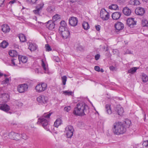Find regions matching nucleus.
I'll use <instances>...</instances> for the list:
<instances>
[{
  "mask_svg": "<svg viewBox=\"0 0 148 148\" xmlns=\"http://www.w3.org/2000/svg\"><path fill=\"white\" fill-rule=\"evenodd\" d=\"M67 26V24L65 21H61L60 23V26L59 27V31L62 30H64V29H66V28H68Z\"/></svg>",
  "mask_w": 148,
  "mask_h": 148,
  "instance_id": "nucleus-20",
  "label": "nucleus"
},
{
  "mask_svg": "<svg viewBox=\"0 0 148 148\" xmlns=\"http://www.w3.org/2000/svg\"><path fill=\"white\" fill-rule=\"evenodd\" d=\"M29 49L31 51H34L36 49L37 47L35 44L32 43L29 45Z\"/></svg>",
  "mask_w": 148,
  "mask_h": 148,
  "instance_id": "nucleus-33",
  "label": "nucleus"
},
{
  "mask_svg": "<svg viewBox=\"0 0 148 148\" xmlns=\"http://www.w3.org/2000/svg\"><path fill=\"white\" fill-rule=\"evenodd\" d=\"M142 79L143 82H146L148 81V77L146 75H143Z\"/></svg>",
  "mask_w": 148,
  "mask_h": 148,
  "instance_id": "nucleus-37",
  "label": "nucleus"
},
{
  "mask_svg": "<svg viewBox=\"0 0 148 148\" xmlns=\"http://www.w3.org/2000/svg\"><path fill=\"white\" fill-rule=\"evenodd\" d=\"M118 8V6L116 4H112L109 6V8L111 10H116Z\"/></svg>",
  "mask_w": 148,
  "mask_h": 148,
  "instance_id": "nucleus-39",
  "label": "nucleus"
},
{
  "mask_svg": "<svg viewBox=\"0 0 148 148\" xmlns=\"http://www.w3.org/2000/svg\"><path fill=\"white\" fill-rule=\"evenodd\" d=\"M18 58L20 62L21 61L22 63H25L27 62V58L25 56H19Z\"/></svg>",
  "mask_w": 148,
  "mask_h": 148,
  "instance_id": "nucleus-26",
  "label": "nucleus"
},
{
  "mask_svg": "<svg viewBox=\"0 0 148 148\" xmlns=\"http://www.w3.org/2000/svg\"><path fill=\"white\" fill-rule=\"evenodd\" d=\"M47 84L45 83L41 82L38 84L35 89L36 92L41 93L45 91L47 89Z\"/></svg>",
  "mask_w": 148,
  "mask_h": 148,
  "instance_id": "nucleus-4",
  "label": "nucleus"
},
{
  "mask_svg": "<svg viewBox=\"0 0 148 148\" xmlns=\"http://www.w3.org/2000/svg\"><path fill=\"white\" fill-rule=\"evenodd\" d=\"M121 16V13L120 12H115L112 14V17L114 20H117Z\"/></svg>",
  "mask_w": 148,
  "mask_h": 148,
  "instance_id": "nucleus-18",
  "label": "nucleus"
},
{
  "mask_svg": "<svg viewBox=\"0 0 148 148\" xmlns=\"http://www.w3.org/2000/svg\"><path fill=\"white\" fill-rule=\"evenodd\" d=\"M21 42H25L26 41V39L25 36L23 34H20L18 36Z\"/></svg>",
  "mask_w": 148,
  "mask_h": 148,
  "instance_id": "nucleus-24",
  "label": "nucleus"
},
{
  "mask_svg": "<svg viewBox=\"0 0 148 148\" xmlns=\"http://www.w3.org/2000/svg\"><path fill=\"white\" fill-rule=\"evenodd\" d=\"M9 138L12 139L18 140L21 138L20 134L14 132H11L8 135Z\"/></svg>",
  "mask_w": 148,
  "mask_h": 148,
  "instance_id": "nucleus-10",
  "label": "nucleus"
},
{
  "mask_svg": "<svg viewBox=\"0 0 148 148\" xmlns=\"http://www.w3.org/2000/svg\"><path fill=\"white\" fill-rule=\"evenodd\" d=\"M110 106V105L109 104H107L105 106L106 112L108 114H111L112 113V111L111 109Z\"/></svg>",
  "mask_w": 148,
  "mask_h": 148,
  "instance_id": "nucleus-27",
  "label": "nucleus"
},
{
  "mask_svg": "<svg viewBox=\"0 0 148 148\" xmlns=\"http://www.w3.org/2000/svg\"><path fill=\"white\" fill-rule=\"evenodd\" d=\"M82 27L85 30H87L90 28V26L88 23L86 21H84L82 23Z\"/></svg>",
  "mask_w": 148,
  "mask_h": 148,
  "instance_id": "nucleus-29",
  "label": "nucleus"
},
{
  "mask_svg": "<svg viewBox=\"0 0 148 148\" xmlns=\"http://www.w3.org/2000/svg\"><path fill=\"white\" fill-rule=\"evenodd\" d=\"M110 69L111 71H114L116 70V67L112 66L110 67Z\"/></svg>",
  "mask_w": 148,
  "mask_h": 148,
  "instance_id": "nucleus-49",
  "label": "nucleus"
},
{
  "mask_svg": "<svg viewBox=\"0 0 148 148\" xmlns=\"http://www.w3.org/2000/svg\"><path fill=\"white\" fill-rule=\"evenodd\" d=\"M113 54H117L119 53V51L116 49H114L112 50Z\"/></svg>",
  "mask_w": 148,
  "mask_h": 148,
  "instance_id": "nucleus-47",
  "label": "nucleus"
},
{
  "mask_svg": "<svg viewBox=\"0 0 148 148\" xmlns=\"http://www.w3.org/2000/svg\"><path fill=\"white\" fill-rule=\"evenodd\" d=\"M16 60L14 58L13 59H12L11 60V63L14 66H15V62H14V60Z\"/></svg>",
  "mask_w": 148,
  "mask_h": 148,
  "instance_id": "nucleus-57",
  "label": "nucleus"
},
{
  "mask_svg": "<svg viewBox=\"0 0 148 148\" xmlns=\"http://www.w3.org/2000/svg\"><path fill=\"white\" fill-rule=\"evenodd\" d=\"M95 70L97 71H100V68L98 66H95L94 67Z\"/></svg>",
  "mask_w": 148,
  "mask_h": 148,
  "instance_id": "nucleus-51",
  "label": "nucleus"
},
{
  "mask_svg": "<svg viewBox=\"0 0 148 148\" xmlns=\"http://www.w3.org/2000/svg\"><path fill=\"white\" fill-rule=\"evenodd\" d=\"M9 96L8 94L4 93L2 94L1 99L4 102H6L8 101Z\"/></svg>",
  "mask_w": 148,
  "mask_h": 148,
  "instance_id": "nucleus-22",
  "label": "nucleus"
},
{
  "mask_svg": "<svg viewBox=\"0 0 148 148\" xmlns=\"http://www.w3.org/2000/svg\"><path fill=\"white\" fill-rule=\"evenodd\" d=\"M139 69V67H134L131 68L128 71V73H131L132 74L134 73L136 71Z\"/></svg>",
  "mask_w": 148,
  "mask_h": 148,
  "instance_id": "nucleus-30",
  "label": "nucleus"
},
{
  "mask_svg": "<svg viewBox=\"0 0 148 148\" xmlns=\"http://www.w3.org/2000/svg\"><path fill=\"white\" fill-rule=\"evenodd\" d=\"M64 30H59L60 34L63 39H66L70 37V33L68 28Z\"/></svg>",
  "mask_w": 148,
  "mask_h": 148,
  "instance_id": "nucleus-7",
  "label": "nucleus"
},
{
  "mask_svg": "<svg viewBox=\"0 0 148 148\" xmlns=\"http://www.w3.org/2000/svg\"><path fill=\"white\" fill-rule=\"evenodd\" d=\"M26 1L29 3H30V2L31 1L30 0H26Z\"/></svg>",
  "mask_w": 148,
  "mask_h": 148,
  "instance_id": "nucleus-62",
  "label": "nucleus"
},
{
  "mask_svg": "<svg viewBox=\"0 0 148 148\" xmlns=\"http://www.w3.org/2000/svg\"><path fill=\"white\" fill-rule=\"evenodd\" d=\"M71 109V107L70 106H66L64 108V110L66 112H68Z\"/></svg>",
  "mask_w": 148,
  "mask_h": 148,
  "instance_id": "nucleus-45",
  "label": "nucleus"
},
{
  "mask_svg": "<svg viewBox=\"0 0 148 148\" xmlns=\"http://www.w3.org/2000/svg\"><path fill=\"white\" fill-rule=\"evenodd\" d=\"M95 28L96 30L98 31H99L100 30L101 28V26L99 25H95Z\"/></svg>",
  "mask_w": 148,
  "mask_h": 148,
  "instance_id": "nucleus-50",
  "label": "nucleus"
},
{
  "mask_svg": "<svg viewBox=\"0 0 148 148\" xmlns=\"http://www.w3.org/2000/svg\"><path fill=\"white\" fill-rule=\"evenodd\" d=\"M100 55L99 54H97L95 56V59L96 60H98L100 57Z\"/></svg>",
  "mask_w": 148,
  "mask_h": 148,
  "instance_id": "nucleus-48",
  "label": "nucleus"
},
{
  "mask_svg": "<svg viewBox=\"0 0 148 148\" xmlns=\"http://www.w3.org/2000/svg\"><path fill=\"white\" fill-rule=\"evenodd\" d=\"M88 106L83 102L78 103L75 108L73 113L76 115L82 116L85 115Z\"/></svg>",
  "mask_w": 148,
  "mask_h": 148,
  "instance_id": "nucleus-1",
  "label": "nucleus"
},
{
  "mask_svg": "<svg viewBox=\"0 0 148 148\" xmlns=\"http://www.w3.org/2000/svg\"><path fill=\"white\" fill-rule=\"evenodd\" d=\"M78 50H79L80 51H82V50H83V49H84V48L82 46H80L78 47Z\"/></svg>",
  "mask_w": 148,
  "mask_h": 148,
  "instance_id": "nucleus-53",
  "label": "nucleus"
},
{
  "mask_svg": "<svg viewBox=\"0 0 148 148\" xmlns=\"http://www.w3.org/2000/svg\"><path fill=\"white\" fill-rule=\"evenodd\" d=\"M74 129L73 126L68 125L65 128L66 135L68 138H71L73 135Z\"/></svg>",
  "mask_w": 148,
  "mask_h": 148,
  "instance_id": "nucleus-6",
  "label": "nucleus"
},
{
  "mask_svg": "<svg viewBox=\"0 0 148 148\" xmlns=\"http://www.w3.org/2000/svg\"><path fill=\"white\" fill-rule=\"evenodd\" d=\"M63 93L65 95L69 96L71 95L73 92L71 91L67 90L63 91Z\"/></svg>",
  "mask_w": 148,
  "mask_h": 148,
  "instance_id": "nucleus-40",
  "label": "nucleus"
},
{
  "mask_svg": "<svg viewBox=\"0 0 148 148\" xmlns=\"http://www.w3.org/2000/svg\"><path fill=\"white\" fill-rule=\"evenodd\" d=\"M100 71L102 73L104 71V70L103 69H101L100 70Z\"/></svg>",
  "mask_w": 148,
  "mask_h": 148,
  "instance_id": "nucleus-61",
  "label": "nucleus"
},
{
  "mask_svg": "<svg viewBox=\"0 0 148 148\" xmlns=\"http://www.w3.org/2000/svg\"><path fill=\"white\" fill-rule=\"evenodd\" d=\"M8 45V43L5 40L3 41L0 44L1 47L3 48H5Z\"/></svg>",
  "mask_w": 148,
  "mask_h": 148,
  "instance_id": "nucleus-32",
  "label": "nucleus"
},
{
  "mask_svg": "<svg viewBox=\"0 0 148 148\" xmlns=\"http://www.w3.org/2000/svg\"><path fill=\"white\" fill-rule=\"evenodd\" d=\"M46 26L50 30H52L55 27L54 22L52 21H49L47 22Z\"/></svg>",
  "mask_w": 148,
  "mask_h": 148,
  "instance_id": "nucleus-17",
  "label": "nucleus"
},
{
  "mask_svg": "<svg viewBox=\"0 0 148 148\" xmlns=\"http://www.w3.org/2000/svg\"><path fill=\"white\" fill-rule=\"evenodd\" d=\"M9 81V78H7L5 79V80L4 81V83L5 84H8Z\"/></svg>",
  "mask_w": 148,
  "mask_h": 148,
  "instance_id": "nucleus-54",
  "label": "nucleus"
},
{
  "mask_svg": "<svg viewBox=\"0 0 148 148\" xmlns=\"http://www.w3.org/2000/svg\"><path fill=\"white\" fill-rule=\"evenodd\" d=\"M143 2L147 3L148 2V0H142Z\"/></svg>",
  "mask_w": 148,
  "mask_h": 148,
  "instance_id": "nucleus-60",
  "label": "nucleus"
},
{
  "mask_svg": "<svg viewBox=\"0 0 148 148\" xmlns=\"http://www.w3.org/2000/svg\"><path fill=\"white\" fill-rule=\"evenodd\" d=\"M125 53L127 54H132L133 52H131L130 50H127L126 51Z\"/></svg>",
  "mask_w": 148,
  "mask_h": 148,
  "instance_id": "nucleus-52",
  "label": "nucleus"
},
{
  "mask_svg": "<svg viewBox=\"0 0 148 148\" xmlns=\"http://www.w3.org/2000/svg\"><path fill=\"white\" fill-rule=\"evenodd\" d=\"M55 10V7L54 6H49L47 8V11L48 12L52 13Z\"/></svg>",
  "mask_w": 148,
  "mask_h": 148,
  "instance_id": "nucleus-36",
  "label": "nucleus"
},
{
  "mask_svg": "<svg viewBox=\"0 0 148 148\" xmlns=\"http://www.w3.org/2000/svg\"><path fill=\"white\" fill-rule=\"evenodd\" d=\"M129 3L130 4L132 5H139L140 3L138 0H130L129 1Z\"/></svg>",
  "mask_w": 148,
  "mask_h": 148,
  "instance_id": "nucleus-28",
  "label": "nucleus"
},
{
  "mask_svg": "<svg viewBox=\"0 0 148 148\" xmlns=\"http://www.w3.org/2000/svg\"><path fill=\"white\" fill-rule=\"evenodd\" d=\"M28 88V86L26 84L19 85L17 88V90L20 93H23L26 91Z\"/></svg>",
  "mask_w": 148,
  "mask_h": 148,
  "instance_id": "nucleus-9",
  "label": "nucleus"
},
{
  "mask_svg": "<svg viewBox=\"0 0 148 148\" xmlns=\"http://www.w3.org/2000/svg\"><path fill=\"white\" fill-rule=\"evenodd\" d=\"M15 2V1L14 0H13V1H10V2H9V3H12V4H13V3H14Z\"/></svg>",
  "mask_w": 148,
  "mask_h": 148,
  "instance_id": "nucleus-58",
  "label": "nucleus"
},
{
  "mask_svg": "<svg viewBox=\"0 0 148 148\" xmlns=\"http://www.w3.org/2000/svg\"><path fill=\"white\" fill-rule=\"evenodd\" d=\"M0 110L10 114L12 113V112L10 111V108L9 106L7 104L4 103L0 104Z\"/></svg>",
  "mask_w": 148,
  "mask_h": 148,
  "instance_id": "nucleus-11",
  "label": "nucleus"
},
{
  "mask_svg": "<svg viewBox=\"0 0 148 148\" xmlns=\"http://www.w3.org/2000/svg\"><path fill=\"white\" fill-rule=\"evenodd\" d=\"M9 54L11 57H14L17 56V52L15 50H11L9 52Z\"/></svg>",
  "mask_w": 148,
  "mask_h": 148,
  "instance_id": "nucleus-25",
  "label": "nucleus"
},
{
  "mask_svg": "<svg viewBox=\"0 0 148 148\" xmlns=\"http://www.w3.org/2000/svg\"><path fill=\"white\" fill-rule=\"evenodd\" d=\"M60 18V16L58 14H56L53 17V20L54 22H55L56 21Z\"/></svg>",
  "mask_w": 148,
  "mask_h": 148,
  "instance_id": "nucleus-42",
  "label": "nucleus"
},
{
  "mask_svg": "<svg viewBox=\"0 0 148 148\" xmlns=\"http://www.w3.org/2000/svg\"><path fill=\"white\" fill-rule=\"evenodd\" d=\"M123 11L124 14L127 16H130L131 13V10L127 7L123 8Z\"/></svg>",
  "mask_w": 148,
  "mask_h": 148,
  "instance_id": "nucleus-21",
  "label": "nucleus"
},
{
  "mask_svg": "<svg viewBox=\"0 0 148 148\" xmlns=\"http://www.w3.org/2000/svg\"><path fill=\"white\" fill-rule=\"evenodd\" d=\"M70 1L71 2V3H74V2H75V1Z\"/></svg>",
  "mask_w": 148,
  "mask_h": 148,
  "instance_id": "nucleus-63",
  "label": "nucleus"
},
{
  "mask_svg": "<svg viewBox=\"0 0 148 148\" xmlns=\"http://www.w3.org/2000/svg\"><path fill=\"white\" fill-rule=\"evenodd\" d=\"M100 16L103 21H107L109 19L110 15L104 9H102L100 12Z\"/></svg>",
  "mask_w": 148,
  "mask_h": 148,
  "instance_id": "nucleus-5",
  "label": "nucleus"
},
{
  "mask_svg": "<svg viewBox=\"0 0 148 148\" xmlns=\"http://www.w3.org/2000/svg\"><path fill=\"white\" fill-rule=\"evenodd\" d=\"M0 74H3V73L1 72V71H0Z\"/></svg>",
  "mask_w": 148,
  "mask_h": 148,
  "instance_id": "nucleus-64",
  "label": "nucleus"
},
{
  "mask_svg": "<svg viewBox=\"0 0 148 148\" xmlns=\"http://www.w3.org/2000/svg\"><path fill=\"white\" fill-rule=\"evenodd\" d=\"M115 110L117 112L119 115H121L123 112V109L122 107H118L115 109Z\"/></svg>",
  "mask_w": 148,
  "mask_h": 148,
  "instance_id": "nucleus-31",
  "label": "nucleus"
},
{
  "mask_svg": "<svg viewBox=\"0 0 148 148\" xmlns=\"http://www.w3.org/2000/svg\"><path fill=\"white\" fill-rule=\"evenodd\" d=\"M115 27L116 32L122 30L124 28V26L123 24L121 22H116L115 24Z\"/></svg>",
  "mask_w": 148,
  "mask_h": 148,
  "instance_id": "nucleus-15",
  "label": "nucleus"
},
{
  "mask_svg": "<svg viewBox=\"0 0 148 148\" xmlns=\"http://www.w3.org/2000/svg\"><path fill=\"white\" fill-rule=\"evenodd\" d=\"M61 119H58L54 122V125L55 127H57L61 124Z\"/></svg>",
  "mask_w": 148,
  "mask_h": 148,
  "instance_id": "nucleus-34",
  "label": "nucleus"
},
{
  "mask_svg": "<svg viewBox=\"0 0 148 148\" xmlns=\"http://www.w3.org/2000/svg\"><path fill=\"white\" fill-rule=\"evenodd\" d=\"M45 47L46 51H51L52 50V49L51 47L48 44L45 45Z\"/></svg>",
  "mask_w": 148,
  "mask_h": 148,
  "instance_id": "nucleus-44",
  "label": "nucleus"
},
{
  "mask_svg": "<svg viewBox=\"0 0 148 148\" xmlns=\"http://www.w3.org/2000/svg\"><path fill=\"white\" fill-rule=\"evenodd\" d=\"M144 148H148V141H144L143 144Z\"/></svg>",
  "mask_w": 148,
  "mask_h": 148,
  "instance_id": "nucleus-43",
  "label": "nucleus"
},
{
  "mask_svg": "<svg viewBox=\"0 0 148 148\" xmlns=\"http://www.w3.org/2000/svg\"><path fill=\"white\" fill-rule=\"evenodd\" d=\"M131 122L129 120H126L125 122L124 123H123L124 125L126 128V129L127 128L129 127L130 125L131 124Z\"/></svg>",
  "mask_w": 148,
  "mask_h": 148,
  "instance_id": "nucleus-35",
  "label": "nucleus"
},
{
  "mask_svg": "<svg viewBox=\"0 0 148 148\" xmlns=\"http://www.w3.org/2000/svg\"><path fill=\"white\" fill-rule=\"evenodd\" d=\"M41 64L42 67L45 71V73H49L48 69L45 66V64L43 60H41Z\"/></svg>",
  "mask_w": 148,
  "mask_h": 148,
  "instance_id": "nucleus-23",
  "label": "nucleus"
},
{
  "mask_svg": "<svg viewBox=\"0 0 148 148\" xmlns=\"http://www.w3.org/2000/svg\"><path fill=\"white\" fill-rule=\"evenodd\" d=\"M21 136V138L23 139H27L28 138L27 136V135L23 133V134L21 135H20Z\"/></svg>",
  "mask_w": 148,
  "mask_h": 148,
  "instance_id": "nucleus-46",
  "label": "nucleus"
},
{
  "mask_svg": "<svg viewBox=\"0 0 148 148\" xmlns=\"http://www.w3.org/2000/svg\"><path fill=\"white\" fill-rule=\"evenodd\" d=\"M4 0H0V7H1L3 5Z\"/></svg>",
  "mask_w": 148,
  "mask_h": 148,
  "instance_id": "nucleus-55",
  "label": "nucleus"
},
{
  "mask_svg": "<svg viewBox=\"0 0 148 148\" xmlns=\"http://www.w3.org/2000/svg\"><path fill=\"white\" fill-rule=\"evenodd\" d=\"M135 12L137 15L142 16L145 12V10L144 8L141 7H138L136 8Z\"/></svg>",
  "mask_w": 148,
  "mask_h": 148,
  "instance_id": "nucleus-14",
  "label": "nucleus"
},
{
  "mask_svg": "<svg viewBox=\"0 0 148 148\" xmlns=\"http://www.w3.org/2000/svg\"><path fill=\"white\" fill-rule=\"evenodd\" d=\"M62 84L63 85L66 84V82L67 81V77L66 75H64L62 77Z\"/></svg>",
  "mask_w": 148,
  "mask_h": 148,
  "instance_id": "nucleus-41",
  "label": "nucleus"
},
{
  "mask_svg": "<svg viewBox=\"0 0 148 148\" xmlns=\"http://www.w3.org/2000/svg\"><path fill=\"white\" fill-rule=\"evenodd\" d=\"M142 25L143 27H147L148 26V21L145 19H143L142 21Z\"/></svg>",
  "mask_w": 148,
  "mask_h": 148,
  "instance_id": "nucleus-38",
  "label": "nucleus"
},
{
  "mask_svg": "<svg viewBox=\"0 0 148 148\" xmlns=\"http://www.w3.org/2000/svg\"><path fill=\"white\" fill-rule=\"evenodd\" d=\"M69 24L73 26H75L77 25L78 19L75 17H72L69 19Z\"/></svg>",
  "mask_w": 148,
  "mask_h": 148,
  "instance_id": "nucleus-13",
  "label": "nucleus"
},
{
  "mask_svg": "<svg viewBox=\"0 0 148 148\" xmlns=\"http://www.w3.org/2000/svg\"><path fill=\"white\" fill-rule=\"evenodd\" d=\"M51 114V113H49L47 114V113H45L42 117H40L38 119L37 123L42 124L43 127L47 131L49 130V127L51 126L49 124L48 121L43 117L48 119L49 118Z\"/></svg>",
  "mask_w": 148,
  "mask_h": 148,
  "instance_id": "nucleus-3",
  "label": "nucleus"
},
{
  "mask_svg": "<svg viewBox=\"0 0 148 148\" xmlns=\"http://www.w3.org/2000/svg\"><path fill=\"white\" fill-rule=\"evenodd\" d=\"M112 128L113 132L116 134H120L124 133L126 130L123 123L121 122L117 121L114 123Z\"/></svg>",
  "mask_w": 148,
  "mask_h": 148,
  "instance_id": "nucleus-2",
  "label": "nucleus"
},
{
  "mask_svg": "<svg viewBox=\"0 0 148 148\" xmlns=\"http://www.w3.org/2000/svg\"><path fill=\"white\" fill-rule=\"evenodd\" d=\"M56 61L57 62H58L60 61V59L58 57H56Z\"/></svg>",
  "mask_w": 148,
  "mask_h": 148,
  "instance_id": "nucleus-59",
  "label": "nucleus"
},
{
  "mask_svg": "<svg viewBox=\"0 0 148 148\" xmlns=\"http://www.w3.org/2000/svg\"><path fill=\"white\" fill-rule=\"evenodd\" d=\"M134 18H130L127 19V24L130 27H133L136 24V22L134 21Z\"/></svg>",
  "mask_w": 148,
  "mask_h": 148,
  "instance_id": "nucleus-16",
  "label": "nucleus"
},
{
  "mask_svg": "<svg viewBox=\"0 0 148 148\" xmlns=\"http://www.w3.org/2000/svg\"><path fill=\"white\" fill-rule=\"evenodd\" d=\"M1 30L4 33L8 32H10V28L9 26L7 24H4L1 27Z\"/></svg>",
  "mask_w": 148,
  "mask_h": 148,
  "instance_id": "nucleus-19",
  "label": "nucleus"
},
{
  "mask_svg": "<svg viewBox=\"0 0 148 148\" xmlns=\"http://www.w3.org/2000/svg\"><path fill=\"white\" fill-rule=\"evenodd\" d=\"M44 4L42 3L38 4L36 7V10L33 11L36 14L40 15L42 9L43 7Z\"/></svg>",
  "mask_w": 148,
  "mask_h": 148,
  "instance_id": "nucleus-12",
  "label": "nucleus"
},
{
  "mask_svg": "<svg viewBox=\"0 0 148 148\" xmlns=\"http://www.w3.org/2000/svg\"><path fill=\"white\" fill-rule=\"evenodd\" d=\"M36 100L40 104L42 105L47 102L48 98L47 97L44 95H40L37 98Z\"/></svg>",
  "mask_w": 148,
  "mask_h": 148,
  "instance_id": "nucleus-8",
  "label": "nucleus"
},
{
  "mask_svg": "<svg viewBox=\"0 0 148 148\" xmlns=\"http://www.w3.org/2000/svg\"><path fill=\"white\" fill-rule=\"evenodd\" d=\"M31 1H30V3H31L32 4H34L36 3V1L37 0H30Z\"/></svg>",
  "mask_w": 148,
  "mask_h": 148,
  "instance_id": "nucleus-56",
  "label": "nucleus"
}]
</instances>
